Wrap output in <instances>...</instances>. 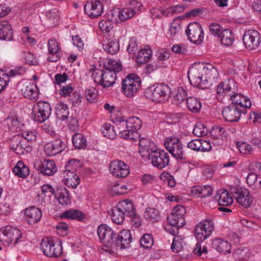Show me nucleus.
I'll return each instance as SVG.
<instances>
[{
    "label": "nucleus",
    "instance_id": "nucleus-39",
    "mask_svg": "<svg viewBox=\"0 0 261 261\" xmlns=\"http://www.w3.org/2000/svg\"><path fill=\"white\" fill-rule=\"evenodd\" d=\"M72 143L75 148H85L87 146L86 139L84 136L80 133H75L72 138Z\"/></svg>",
    "mask_w": 261,
    "mask_h": 261
},
{
    "label": "nucleus",
    "instance_id": "nucleus-41",
    "mask_svg": "<svg viewBox=\"0 0 261 261\" xmlns=\"http://www.w3.org/2000/svg\"><path fill=\"white\" fill-rule=\"evenodd\" d=\"M180 20L177 19L174 20L171 23L170 29L169 30V37L172 39L176 38L179 35L181 30Z\"/></svg>",
    "mask_w": 261,
    "mask_h": 261
},
{
    "label": "nucleus",
    "instance_id": "nucleus-58",
    "mask_svg": "<svg viewBox=\"0 0 261 261\" xmlns=\"http://www.w3.org/2000/svg\"><path fill=\"white\" fill-rule=\"evenodd\" d=\"M85 94L88 101L93 102L97 96V91L95 88H91L86 89Z\"/></svg>",
    "mask_w": 261,
    "mask_h": 261
},
{
    "label": "nucleus",
    "instance_id": "nucleus-47",
    "mask_svg": "<svg viewBox=\"0 0 261 261\" xmlns=\"http://www.w3.org/2000/svg\"><path fill=\"white\" fill-rule=\"evenodd\" d=\"M103 48L107 53L111 55H115L119 50V42L116 39L112 40L106 45H103Z\"/></svg>",
    "mask_w": 261,
    "mask_h": 261
},
{
    "label": "nucleus",
    "instance_id": "nucleus-25",
    "mask_svg": "<svg viewBox=\"0 0 261 261\" xmlns=\"http://www.w3.org/2000/svg\"><path fill=\"white\" fill-rule=\"evenodd\" d=\"M13 39V31L11 24L7 21L0 22V39L11 41Z\"/></svg>",
    "mask_w": 261,
    "mask_h": 261
},
{
    "label": "nucleus",
    "instance_id": "nucleus-18",
    "mask_svg": "<svg viewBox=\"0 0 261 261\" xmlns=\"http://www.w3.org/2000/svg\"><path fill=\"white\" fill-rule=\"evenodd\" d=\"M36 169L43 175L51 176L57 171V168L53 160H44L36 166Z\"/></svg>",
    "mask_w": 261,
    "mask_h": 261
},
{
    "label": "nucleus",
    "instance_id": "nucleus-62",
    "mask_svg": "<svg viewBox=\"0 0 261 261\" xmlns=\"http://www.w3.org/2000/svg\"><path fill=\"white\" fill-rule=\"evenodd\" d=\"M127 50L129 54L136 55L137 51L138 50V46L137 41L132 38L130 40Z\"/></svg>",
    "mask_w": 261,
    "mask_h": 261
},
{
    "label": "nucleus",
    "instance_id": "nucleus-13",
    "mask_svg": "<svg viewBox=\"0 0 261 261\" xmlns=\"http://www.w3.org/2000/svg\"><path fill=\"white\" fill-rule=\"evenodd\" d=\"M260 34L256 30H249L245 31L243 36V42L246 48L256 49L260 43Z\"/></svg>",
    "mask_w": 261,
    "mask_h": 261
},
{
    "label": "nucleus",
    "instance_id": "nucleus-6",
    "mask_svg": "<svg viewBox=\"0 0 261 261\" xmlns=\"http://www.w3.org/2000/svg\"><path fill=\"white\" fill-rule=\"evenodd\" d=\"M51 109L50 104L46 101H39L32 113V118L38 123H43L49 118Z\"/></svg>",
    "mask_w": 261,
    "mask_h": 261
},
{
    "label": "nucleus",
    "instance_id": "nucleus-49",
    "mask_svg": "<svg viewBox=\"0 0 261 261\" xmlns=\"http://www.w3.org/2000/svg\"><path fill=\"white\" fill-rule=\"evenodd\" d=\"M104 67L106 69L111 70L116 73L122 70L121 64L116 60H110L107 64H104Z\"/></svg>",
    "mask_w": 261,
    "mask_h": 261
},
{
    "label": "nucleus",
    "instance_id": "nucleus-37",
    "mask_svg": "<svg viewBox=\"0 0 261 261\" xmlns=\"http://www.w3.org/2000/svg\"><path fill=\"white\" fill-rule=\"evenodd\" d=\"M103 87H109L113 85L116 79V74L111 70H104L103 73Z\"/></svg>",
    "mask_w": 261,
    "mask_h": 261
},
{
    "label": "nucleus",
    "instance_id": "nucleus-2",
    "mask_svg": "<svg viewBox=\"0 0 261 261\" xmlns=\"http://www.w3.org/2000/svg\"><path fill=\"white\" fill-rule=\"evenodd\" d=\"M171 93L170 88L165 84L153 85L145 90V96L152 101L161 102L168 99Z\"/></svg>",
    "mask_w": 261,
    "mask_h": 261
},
{
    "label": "nucleus",
    "instance_id": "nucleus-32",
    "mask_svg": "<svg viewBox=\"0 0 261 261\" xmlns=\"http://www.w3.org/2000/svg\"><path fill=\"white\" fill-rule=\"evenodd\" d=\"M218 38L222 44L226 46H231L234 39L232 32L228 29L223 30Z\"/></svg>",
    "mask_w": 261,
    "mask_h": 261
},
{
    "label": "nucleus",
    "instance_id": "nucleus-4",
    "mask_svg": "<svg viewBox=\"0 0 261 261\" xmlns=\"http://www.w3.org/2000/svg\"><path fill=\"white\" fill-rule=\"evenodd\" d=\"M141 81L134 74L127 75L122 82V91L128 97L134 96L140 88Z\"/></svg>",
    "mask_w": 261,
    "mask_h": 261
},
{
    "label": "nucleus",
    "instance_id": "nucleus-9",
    "mask_svg": "<svg viewBox=\"0 0 261 261\" xmlns=\"http://www.w3.org/2000/svg\"><path fill=\"white\" fill-rule=\"evenodd\" d=\"M21 238V232L18 229L7 226L5 227L0 233V241L9 245L10 244L16 245Z\"/></svg>",
    "mask_w": 261,
    "mask_h": 261
},
{
    "label": "nucleus",
    "instance_id": "nucleus-15",
    "mask_svg": "<svg viewBox=\"0 0 261 261\" xmlns=\"http://www.w3.org/2000/svg\"><path fill=\"white\" fill-rule=\"evenodd\" d=\"M84 10L87 14L92 18L100 16L103 13V5L102 2L94 0L87 3L84 6Z\"/></svg>",
    "mask_w": 261,
    "mask_h": 261
},
{
    "label": "nucleus",
    "instance_id": "nucleus-52",
    "mask_svg": "<svg viewBox=\"0 0 261 261\" xmlns=\"http://www.w3.org/2000/svg\"><path fill=\"white\" fill-rule=\"evenodd\" d=\"M193 134L197 137H202L207 135V129L203 124L197 123L193 130Z\"/></svg>",
    "mask_w": 261,
    "mask_h": 261
},
{
    "label": "nucleus",
    "instance_id": "nucleus-17",
    "mask_svg": "<svg viewBox=\"0 0 261 261\" xmlns=\"http://www.w3.org/2000/svg\"><path fill=\"white\" fill-rule=\"evenodd\" d=\"M66 147V143L59 138L46 144L44 147V150L47 154L54 156L61 152Z\"/></svg>",
    "mask_w": 261,
    "mask_h": 261
},
{
    "label": "nucleus",
    "instance_id": "nucleus-29",
    "mask_svg": "<svg viewBox=\"0 0 261 261\" xmlns=\"http://www.w3.org/2000/svg\"><path fill=\"white\" fill-rule=\"evenodd\" d=\"M60 204L67 205L71 203V197L68 190L65 188H58L55 195Z\"/></svg>",
    "mask_w": 261,
    "mask_h": 261
},
{
    "label": "nucleus",
    "instance_id": "nucleus-12",
    "mask_svg": "<svg viewBox=\"0 0 261 261\" xmlns=\"http://www.w3.org/2000/svg\"><path fill=\"white\" fill-rule=\"evenodd\" d=\"M110 172L118 178L126 177L129 174V167L124 162L114 160L109 165Z\"/></svg>",
    "mask_w": 261,
    "mask_h": 261
},
{
    "label": "nucleus",
    "instance_id": "nucleus-38",
    "mask_svg": "<svg viewBox=\"0 0 261 261\" xmlns=\"http://www.w3.org/2000/svg\"><path fill=\"white\" fill-rule=\"evenodd\" d=\"M186 102L188 108L193 113H197L201 109V102L197 98L189 97L187 99Z\"/></svg>",
    "mask_w": 261,
    "mask_h": 261
},
{
    "label": "nucleus",
    "instance_id": "nucleus-63",
    "mask_svg": "<svg viewBox=\"0 0 261 261\" xmlns=\"http://www.w3.org/2000/svg\"><path fill=\"white\" fill-rule=\"evenodd\" d=\"M22 136L28 142H32L36 139L37 133L31 130L24 131L21 133Z\"/></svg>",
    "mask_w": 261,
    "mask_h": 261
},
{
    "label": "nucleus",
    "instance_id": "nucleus-53",
    "mask_svg": "<svg viewBox=\"0 0 261 261\" xmlns=\"http://www.w3.org/2000/svg\"><path fill=\"white\" fill-rule=\"evenodd\" d=\"M20 124V122L16 117H12L7 120V127L10 130L17 131V128H19Z\"/></svg>",
    "mask_w": 261,
    "mask_h": 261
},
{
    "label": "nucleus",
    "instance_id": "nucleus-24",
    "mask_svg": "<svg viewBox=\"0 0 261 261\" xmlns=\"http://www.w3.org/2000/svg\"><path fill=\"white\" fill-rule=\"evenodd\" d=\"M48 48L50 55L48 57V60L51 62H57L60 58L59 55L60 48L57 40L50 39L48 41Z\"/></svg>",
    "mask_w": 261,
    "mask_h": 261
},
{
    "label": "nucleus",
    "instance_id": "nucleus-23",
    "mask_svg": "<svg viewBox=\"0 0 261 261\" xmlns=\"http://www.w3.org/2000/svg\"><path fill=\"white\" fill-rule=\"evenodd\" d=\"M116 125V132L119 133L121 138L129 140L133 139V137L129 134V132L126 131V129H127V122L126 120H124L123 117L117 118Z\"/></svg>",
    "mask_w": 261,
    "mask_h": 261
},
{
    "label": "nucleus",
    "instance_id": "nucleus-35",
    "mask_svg": "<svg viewBox=\"0 0 261 261\" xmlns=\"http://www.w3.org/2000/svg\"><path fill=\"white\" fill-rule=\"evenodd\" d=\"M13 171L15 175L23 178L29 175L30 173L29 168L22 161L18 162L16 165L13 168Z\"/></svg>",
    "mask_w": 261,
    "mask_h": 261
},
{
    "label": "nucleus",
    "instance_id": "nucleus-16",
    "mask_svg": "<svg viewBox=\"0 0 261 261\" xmlns=\"http://www.w3.org/2000/svg\"><path fill=\"white\" fill-rule=\"evenodd\" d=\"M237 85L233 79H229L225 82L220 83L217 89V94L219 96L228 95L230 96L237 91Z\"/></svg>",
    "mask_w": 261,
    "mask_h": 261
},
{
    "label": "nucleus",
    "instance_id": "nucleus-21",
    "mask_svg": "<svg viewBox=\"0 0 261 261\" xmlns=\"http://www.w3.org/2000/svg\"><path fill=\"white\" fill-rule=\"evenodd\" d=\"M127 124V129L126 131L129 132V134L133 136V139L130 140H135L139 136L137 130L141 128L142 126L141 120L137 117H133L129 118L126 120Z\"/></svg>",
    "mask_w": 261,
    "mask_h": 261
},
{
    "label": "nucleus",
    "instance_id": "nucleus-43",
    "mask_svg": "<svg viewBox=\"0 0 261 261\" xmlns=\"http://www.w3.org/2000/svg\"><path fill=\"white\" fill-rule=\"evenodd\" d=\"M84 216L82 213L79 210H68L65 211L61 215V218H66L69 219H77L81 220L83 219Z\"/></svg>",
    "mask_w": 261,
    "mask_h": 261
},
{
    "label": "nucleus",
    "instance_id": "nucleus-36",
    "mask_svg": "<svg viewBox=\"0 0 261 261\" xmlns=\"http://www.w3.org/2000/svg\"><path fill=\"white\" fill-rule=\"evenodd\" d=\"M152 55L151 49H142L137 52L136 61L139 64H144L150 59Z\"/></svg>",
    "mask_w": 261,
    "mask_h": 261
},
{
    "label": "nucleus",
    "instance_id": "nucleus-31",
    "mask_svg": "<svg viewBox=\"0 0 261 261\" xmlns=\"http://www.w3.org/2000/svg\"><path fill=\"white\" fill-rule=\"evenodd\" d=\"M63 181L65 185L72 189H75L80 182L79 176L76 173L62 174Z\"/></svg>",
    "mask_w": 261,
    "mask_h": 261
},
{
    "label": "nucleus",
    "instance_id": "nucleus-3",
    "mask_svg": "<svg viewBox=\"0 0 261 261\" xmlns=\"http://www.w3.org/2000/svg\"><path fill=\"white\" fill-rule=\"evenodd\" d=\"M40 247L44 254L50 257H57L62 253V245L61 240L55 241L52 238H43L42 240Z\"/></svg>",
    "mask_w": 261,
    "mask_h": 261
},
{
    "label": "nucleus",
    "instance_id": "nucleus-64",
    "mask_svg": "<svg viewBox=\"0 0 261 261\" xmlns=\"http://www.w3.org/2000/svg\"><path fill=\"white\" fill-rule=\"evenodd\" d=\"M69 99L72 106L75 107H77L81 102V96L77 92H73L72 95H70Z\"/></svg>",
    "mask_w": 261,
    "mask_h": 261
},
{
    "label": "nucleus",
    "instance_id": "nucleus-5",
    "mask_svg": "<svg viewBox=\"0 0 261 261\" xmlns=\"http://www.w3.org/2000/svg\"><path fill=\"white\" fill-rule=\"evenodd\" d=\"M164 144L166 149L173 157L179 160L185 159V152L179 139L173 136L168 137L165 141Z\"/></svg>",
    "mask_w": 261,
    "mask_h": 261
},
{
    "label": "nucleus",
    "instance_id": "nucleus-20",
    "mask_svg": "<svg viewBox=\"0 0 261 261\" xmlns=\"http://www.w3.org/2000/svg\"><path fill=\"white\" fill-rule=\"evenodd\" d=\"M203 71L200 66L195 65L190 67L188 72V79L191 85L196 87L203 78Z\"/></svg>",
    "mask_w": 261,
    "mask_h": 261
},
{
    "label": "nucleus",
    "instance_id": "nucleus-50",
    "mask_svg": "<svg viewBox=\"0 0 261 261\" xmlns=\"http://www.w3.org/2000/svg\"><path fill=\"white\" fill-rule=\"evenodd\" d=\"M92 71H93L94 72L92 74V76L94 82L103 87L104 83L103 76L104 70L99 69L91 68L90 69L89 71L91 72Z\"/></svg>",
    "mask_w": 261,
    "mask_h": 261
},
{
    "label": "nucleus",
    "instance_id": "nucleus-26",
    "mask_svg": "<svg viewBox=\"0 0 261 261\" xmlns=\"http://www.w3.org/2000/svg\"><path fill=\"white\" fill-rule=\"evenodd\" d=\"M214 198L218 201L220 205L228 206L231 204L233 202L232 198L229 195L228 192L224 189L218 190Z\"/></svg>",
    "mask_w": 261,
    "mask_h": 261
},
{
    "label": "nucleus",
    "instance_id": "nucleus-56",
    "mask_svg": "<svg viewBox=\"0 0 261 261\" xmlns=\"http://www.w3.org/2000/svg\"><path fill=\"white\" fill-rule=\"evenodd\" d=\"M182 239L179 237H175L173 239L171 249L174 252H178L183 248Z\"/></svg>",
    "mask_w": 261,
    "mask_h": 261
},
{
    "label": "nucleus",
    "instance_id": "nucleus-51",
    "mask_svg": "<svg viewBox=\"0 0 261 261\" xmlns=\"http://www.w3.org/2000/svg\"><path fill=\"white\" fill-rule=\"evenodd\" d=\"M153 244V237L151 234H144L140 240V245L144 248H150Z\"/></svg>",
    "mask_w": 261,
    "mask_h": 261
},
{
    "label": "nucleus",
    "instance_id": "nucleus-61",
    "mask_svg": "<svg viewBox=\"0 0 261 261\" xmlns=\"http://www.w3.org/2000/svg\"><path fill=\"white\" fill-rule=\"evenodd\" d=\"M174 98L175 100L180 103L187 99V92L182 88H178L176 95L174 96Z\"/></svg>",
    "mask_w": 261,
    "mask_h": 261
},
{
    "label": "nucleus",
    "instance_id": "nucleus-27",
    "mask_svg": "<svg viewBox=\"0 0 261 261\" xmlns=\"http://www.w3.org/2000/svg\"><path fill=\"white\" fill-rule=\"evenodd\" d=\"M117 206L125 216L129 217L135 215L136 208L134 203L130 200L125 199L121 201L118 203Z\"/></svg>",
    "mask_w": 261,
    "mask_h": 261
},
{
    "label": "nucleus",
    "instance_id": "nucleus-33",
    "mask_svg": "<svg viewBox=\"0 0 261 261\" xmlns=\"http://www.w3.org/2000/svg\"><path fill=\"white\" fill-rule=\"evenodd\" d=\"M192 192L198 197L205 198L212 195L213 189L210 186H195L192 188Z\"/></svg>",
    "mask_w": 261,
    "mask_h": 261
},
{
    "label": "nucleus",
    "instance_id": "nucleus-60",
    "mask_svg": "<svg viewBox=\"0 0 261 261\" xmlns=\"http://www.w3.org/2000/svg\"><path fill=\"white\" fill-rule=\"evenodd\" d=\"M68 226L65 222H59L56 226L57 233L62 236H65L68 233Z\"/></svg>",
    "mask_w": 261,
    "mask_h": 261
},
{
    "label": "nucleus",
    "instance_id": "nucleus-28",
    "mask_svg": "<svg viewBox=\"0 0 261 261\" xmlns=\"http://www.w3.org/2000/svg\"><path fill=\"white\" fill-rule=\"evenodd\" d=\"M38 90L36 85L29 84L23 87L21 91L24 97L36 101L39 95Z\"/></svg>",
    "mask_w": 261,
    "mask_h": 261
},
{
    "label": "nucleus",
    "instance_id": "nucleus-11",
    "mask_svg": "<svg viewBox=\"0 0 261 261\" xmlns=\"http://www.w3.org/2000/svg\"><path fill=\"white\" fill-rule=\"evenodd\" d=\"M189 40L195 44H200L203 39V32L201 26L197 22L190 23L186 31Z\"/></svg>",
    "mask_w": 261,
    "mask_h": 261
},
{
    "label": "nucleus",
    "instance_id": "nucleus-45",
    "mask_svg": "<svg viewBox=\"0 0 261 261\" xmlns=\"http://www.w3.org/2000/svg\"><path fill=\"white\" fill-rule=\"evenodd\" d=\"M101 132L105 137L110 139H113L116 136V130L110 123H105L101 127Z\"/></svg>",
    "mask_w": 261,
    "mask_h": 261
},
{
    "label": "nucleus",
    "instance_id": "nucleus-8",
    "mask_svg": "<svg viewBox=\"0 0 261 261\" xmlns=\"http://www.w3.org/2000/svg\"><path fill=\"white\" fill-rule=\"evenodd\" d=\"M230 192L233 198L244 207L247 208L252 205L253 198L247 190L232 187Z\"/></svg>",
    "mask_w": 261,
    "mask_h": 261
},
{
    "label": "nucleus",
    "instance_id": "nucleus-57",
    "mask_svg": "<svg viewBox=\"0 0 261 261\" xmlns=\"http://www.w3.org/2000/svg\"><path fill=\"white\" fill-rule=\"evenodd\" d=\"M146 147H143L139 149V152L141 154V155L143 158L147 157L148 159L150 158V155L151 153L153 151H155V150H157V149H155V147H150L149 145L145 146Z\"/></svg>",
    "mask_w": 261,
    "mask_h": 261
},
{
    "label": "nucleus",
    "instance_id": "nucleus-40",
    "mask_svg": "<svg viewBox=\"0 0 261 261\" xmlns=\"http://www.w3.org/2000/svg\"><path fill=\"white\" fill-rule=\"evenodd\" d=\"M80 167V165L79 161L75 160H71L68 161L65 166V169L61 171V172L62 174L75 173V172Z\"/></svg>",
    "mask_w": 261,
    "mask_h": 261
},
{
    "label": "nucleus",
    "instance_id": "nucleus-59",
    "mask_svg": "<svg viewBox=\"0 0 261 261\" xmlns=\"http://www.w3.org/2000/svg\"><path fill=\"white\" fill-rule=\"evenodd\" d=\"M160 177L162 179H164L168 185L170 187H174L176 185V181L173 176L168 173H163Z\"/></svg>",
    "mask_w": 261,
    "mask_h": 261
},
{
    "label": "nucleus",
    "instance_id": "nucleus-55",
    "mask_svg": "<svg viewBox=\"0 0 261 261\" xmlns=\"http://www.w3.org/2000/svg\"><path fill=\"white\" fill-rule=\"evenodd\" d=\"M209 31L211 35L219 38L223 30L222 27L219 24L212 23L209 25Z\"/></svg>",
    "mask_w": 261,
    "mask_h": 261
},
{
    "label": "nucleus",
    "instance_id": "nucleus-48",
    "mask_svg": "<svg viewBox=\"0 0 261 261\" xmlns=\"http://www.w3.org/2000/svg\"><path fill=\"white\" fill-rule=\"evenodd\" d=\"M125 216L117 206L113 209L112 219L114 223L118 224H122L124 221Z\"/></svg>",
    "mask_w": 261,
    "mask_h": 261
},
{
    "label": "nucleus",
    "instance_id": "nucleus-1",
    "mask_svg": "<svg viewBox=\"0 0 261 261\" xmlns=\"http://www.w3.org/2000/svg\"><path fill=\"white\" fill-rule=\"evenodd\" d=\"M97 232L101 241L108 248L116 246L120 249L127 248L129 247L132 241V234L129 230H122L116 237V233L106 224L100 225Z\"/></svg>",
    "mask_w": 261,
    "mask_h": 261
},
{
    "label": "nucleus",
    "instance_id": "nucleus-46",
    "mask_svg": "<svg viewBox=\"0 0 261 261\" xmlns=\"http://www.w3.org/2000/svg\"><path fill=\"white\" fill-rule=\"evenodd\" d=\"M186 213V208L182 205H178L175 206L172 211V214L179 217L180 224H185L184 216Z\"/></svg>",
    "mask_w": 261,
    "mask_h": 261
},
{
    "label": "nucleus",
    "instance_id": "nucleus-30",
    "mask_svg": "<svg viewBox=\"0 0 261 261\" xmlns=\"http://www.w3.org/2000/svg\"><path fill=\"white\" fill-rule=\"evenodd\" d=\"M212 245L213 247L220 253L226 254L230 252L231 246L227 241L217 239L213 241Z\"/></svg>",
    "mask_w": 261,
    "mask_h": 261
},
{
    "label": "nucleus",
    "instance_id": "nucleus-54",
    "mask_svg": "<svg viewBox=\"0 0 261 261\" xmlns=\"http://www.w3.org/2000/svg\"><path fill=\"white\" fill-rule=\"evenodd\" d=\"M237 146L240 153L244 154L251 153L252 147L250 145L247 143L245 142H238L237 143Z\"/></svg>",
    "mask_w": 261,
    "mask_h": 261
},
{
    "label": "nucleus",
    "instance_id": "nucleus-19",
    "mask_svg": "<svg viewBox=\"0 0 261 261\" xmlns=\"http://www.w3.org/2000/svg\"><path fill=\"white\" fill-rule=\"evenodd\" d=\"M230 99L232 102L230 105H233L240 109L246 111L247 108L251 106V102L249 98L239 93L232 94L230 96Z\"/></svg>",
    "mask_w": 261,
    "mask_h": 261
},
{
    "label": "nucleus",
    "instance_id": "nucleus-14",
    "mask_svg": "<svg viewBox=\"0 0 261 261\" xmlns=\"http://www.w3.org/2000/svg\"><path fill=\"white\" fill-rule=\"evenodd\" d=\"M246 113V111L240 109L235 105H230L224 108L222 115L226 121L233 122L238 121L241 114Z\"/></svg>",
    "mask_w": 261,
    "mask_h": 261
},
{
    "label": "nucleus",
    "instance_id": "nucleus-44",
    "mask_svg": "<svg viewBox=\"0 0 261 261\" xmlns=\"http://www.w3.org/2000/svg\"><path fill=\"white\" fill-rule=\"evenodd\" d=\"M136 13V9L130 8H123L119 11L118 18L121 21H124L132 18Z\"/></svg>",
    "mask_w": 261,
    "mask_h": 261
},
{
    "label": "nucleus",
    "instance_id": "nucleus-10",
    "mask_svg": "<svg viewBox=\"0 0 261 261\" xmlns=\"http://www.w3.org/2000/svg\"><path fill=\"white\" fill-rule=\"evenodd\" d=\"M152 165L159 169H162L168 165L169 156L164 150L158 149L153 151L148 159Z\"/></svg>",
    "mask_w": 261,
    "mask_h": 261
},
{
    "label": "nucleus",
    "instance_id": "nucleus-22",
    "mask_svg": "<svg viewBox=\"0 0 261 261\" xmlns=\"http://www.w3.org/2000/svg\"><path fill=\"white\" fill-rule=\"evenodd\" d=\"M25 219L30 224H34L40 220L42 217L41 211L35 206L26 208L24 211Z\"/></svg>",
    "mask_w": 261,
    "mask_h": 261
},
{
    "label": "nucleus",
    "instance_id": "nucleus-42",
    "mask_svg": "<svg viewBox=\"0 0 261 261\" xmlns=\"http://www.w3.org/2000/svg\"><path fill=\"white\" fill-rule=\"evenodd\" d=\"M144 216L146 219L152 222L158 221L160 218L159 211L152 207H147L144 212Z\"/></svg>",
    "mask_w": 261,
    "mask_h": 261
},
{
    "label": "nucleus",
    "instance_id": "nucleus-34",
    "mask_svg": "<svg viewBox=\"0 0 261 261\" xmlns=\"http://www.w3.org/2000/svg\"><path fill=\"white\" fill-rule=\"evenodd\" d=\"M57 118L61 120H65L68 117L69 110L66 104L60 102L55 107Z\"/></svg>",
    "mask_w": 261,
    "mask_h": 261
},
{
    "label": "nucleus",
    "instance_id": "nucleus-7",
    "mask_svg": "<svg viewBox=\"0 0 261 261\" xmlns=\"http://www.w3.org/2000/svg\"><path fill=\"white\" fill-rule=\"evenodd\" d=\"M214 230V224L211 219H205L196 225L194 231L198 240L202 242L209 237Z\"/></svg>",
    "mask_w": 261,
    "mask_h": 261
}]
</instances>
